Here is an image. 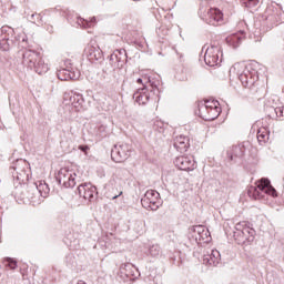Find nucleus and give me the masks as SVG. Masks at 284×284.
Returning a JSON list of instances; mask_svg holds the SVG:
<instances>
[{"instance_id": "nucleus-49", "label": "nucleus", "mask_w": 284, "mask_h": 284, "mask_svg": "<svg viewBox=\"0 0 284 284\" xmlns=\"http://www.w3.org/2000/svg\"><path fill=\"white\" fill-rule=\"evenodd\" d=\"M174 264H176V257H171Z\"/></svg>"}, {"instance_id": "nucleus-40", "label": "nucleus", "mask_w": 284, "mask_h": 284, "mask_svg": "<svg viewBox=\"0 0 284 284\" xmlns=\"http://www.w3.org/2000/svg\"><path fill=\"white\" fill-rule=\"evenodd\" d=\"M97 135L100 136L101 139H103V136H105V125L100 124L97 128Z\"/></svg>"}, {"instance_id": "nucleus-22", "label": "nucleus", "mask_w": 284, "mask_h": 284, "mask_svg": "<svg viewBox=\"0 0 284 284\" xmlns=\"http://www.w3.org/2000/svg\"><path fill=\"white\" fill-rule=\"evenodd\" d=\"M243 39H245V32L241 31L240 33H234L226 38V42L231 45V48H239L241 43H243Z\"/></svg>"}, {"instance_id": "nucleus-32", "label": "nucleus", "mask_w": 284, "mask_h": 284, "mask_svg": "<svg viewBox=\"0 0 284 284\" xmlns=\"http://www.w3.org/2000/svg\"><path fill=\"white\" fill-rule=\"evenodd\" d=\"M28 19L31 23H36V26H41L43 22L42 17L39 13H32Z\"/></svg>"}, {"instance_id": "nucleus-5", "label": "nucleus", "mask_w": 284, "mask_h": 284, "mask_svg": "<svg viewBox=\"0 0 284 284\" xmlns=\"http://www.w3.org/2000/svg\"><path fill=\"white\" fill-rule=\"evenodd\" d=\"M11 174L16 181L19 183H26L28 179H30L29 170H28V162L23 159H19L12 163L10 166Z\"/></svg>"}, {"instance_id": "nucleus-50", "label": "nucleus", "mask_w": 284, "mask_h": 284, "mask_svg": "<svg viewBox=\"0 0 284 284\" xmlns=\"http://www.w3.org/2000/svg\"><path fill=\"white\" fill-rule=\"evenodd\" d=\"M178 267L181 266V260L176 262Z\"/></svg>"}, {"instance_id": "nucleus-47", "label": "nucleus", "mask_w": 284, "mask_h": 284, "mask_svg": "<svg viewBox=\"0 0 284 284\" xmlns=\"http://www.w3.org/2000/svg\"><path fill=\"white\" fill-rule=\"evenodd\" d=\"M1 216H3V207L0 206V221H1Z\"/></svg>"}, {"instance_id": "nucleus-1", "label": "nucleus", "mask_w": 284, "mask_h": 284, "mask_svg": "<svg viewBox=\"0 0 284 284\" xmlns=\"http://www.w3.org/2000/svg\"><path fill=\"white\" fill-rule=\"evenodd\" d=\"M233 237L237 245L242 247H247L252 245L256 239V231L252 227L250 222H239L235 224V231H233Z\"/></svg>"}, {"instance_id": "nucleus-51", "label": "nucleus", "mask_w": 284, "mask_h": 284, "mask_svg": "<svg viewBox=\"0 0 284 284\" xmlns=\"http://www.w3.org/2000/svg\"><path fill=\"white\" fill-rule=\"evenodd\" d=\"M133 1H139V0H133Z\"/></svg>"}, {"instance_id": "nucleus-30", "label": "nucleus", "mask_w": 284, "mask_h": 284, "mask_svg": "<svg viewBox=\"0 0 284 284\" xmlns=\"http://www.w3.org/2000/svg\"><path fill=\"white\" fill-rule=\"evenodd\" d=\"M1 34H0V39H3V41H12L11 39H10V34H12V28H10V27H3L2 29H1Z\"/></svg>"}, {"instance_id": "nucleus-2", "label": "nucleus", "mask_w": 284, "mask_h": 284, "mask_svg": "<svg viewBox=\"0 0 284 284\" xmlns=\"http://www.w3.org/2000/svg\"><path fill=\"white\" fill-rule=\"evenodd\" d=\"M247 194L251 199H264L265 194H268V196H273V199H276L278 196V193L276 192V189L272 186V182H270V179L262 178L260 181H257L256 186H251L247 191Z\"/></svg>"}, {"instance_id": "nucleus-37", "label": "nucleus", "mask_w": 284, "mask_h": 284, "mask_svg": "<svg viewBox=\"0 0 284 284\" xmlns=\"http://www.w3.org/2000/svg\"><path fill=\"white\" fill-rule=\"evenodd\" d=\"M4 265L9 267V270H17V260L7 257L4 258Z\"/></svg>"}, {"instance_id": "nucleus-21", "label": "nucleus", "mask_w": 284, "mask_h": 284, "mask_svg": "<svg viewBox=\"0 0 284 284\" xmlns=\"http://www.w3.org/2000/svg\"><path fill=\"white\" fill-rule=\"evenodd\" d=\"M69 101L73 105V108L77 110V112H81V110H83V105L85 103V100L83 99L82 94L72 93Z\"/></svg>"}, {"instance_id": "nucleus-12", "label": "nucleus", "mask_w": 284, "mask_h": 284, "mask_svg": "<svg viewBox=\"0 0 284 284\" xmlns=\"http://www.w3.org/2000/svg\"><path fill=\"white\" fill-rule=\"evenodd\" d=\"M174 165L178 168V170L192 172V170H194V165H196V162L192 155H182L175 158Z\"/></svg>"}, {"instance_id": "nucleus-31", "label": "nucleus", "mask_w": 284, "mask_h": 284, "mask_svg": "<svg viewBox=\"0 0 284 284\" xmlns=\"http://www.w3.org/2000/svg\"><path fill=\"white\" fill-rule=\"evenodd\" d=\"M207 229H205V226L203 225H195V226H191L189 229V232H192L193 234H196L197 239L199 236H201L203 234L204 231H206Z\"/></svg>"}, {"instance_id": "nucleus-36", "label": "nucleus", "mask_w": 284, "mask_h": 284, "mask_svg": "<svg viewBox=\"0 0 284 284\" xmlns=\"http://www.w3.org/2000/svg\"><path fill=\"white\" fill-rule=\"evenodd\" d=\"M153 129L156 132H163L165 130V122L161 121V120H155L153 122Z\"/></svg>"}, {"instance_id": "nucleus-8", "label": "nucleus", "mask_w": 284, "mask_h": 284, "mask_svg": "<svg viewBox=\"0 0 284 284\" xmlns=\"http://www.w3.org/2000/svg\"><path fill=\"white\" fill-rule=\"evenodd\" d=\"M141 204L144 210L156 212L161 205V194L158 191L149 190L141 199Z\"/></svg>"}, {"instance_id": "nucleus-44", "label": "nucleus", "mask_w": 284, "mask_h": 284, "mask_svg": "<svg viewBox=\"0 0 284 284\" xmlns=\"http://www.w3.org/2000/svg\"><path fill=\"white\" fill-rule=\"evenodd\" d=\"M69 133L71 134V136H75L77 134H79V129L70 126Z\"/></svg>"}, {"instance_id": "nucleus-20", "label": "nucleus", "mask_w": 284, "mask_h": 284, "mask_svg": "<svg viewBox=\"0 0 284 284\" xmlns=\"http://www.w3.org/2000/svg\"><path fill=\"white\" fill-rule=\"evenodd\" d=\"M87 57L92 63H94V61H103V51L97 47H89Z\"/></svg>"}, {"instance_id": "nucleus-3", "label": "nucleus", "mask_w": 284, "mask_h": 284, "mask_svg": "<svg viewBox=\"0 0 284 284\" xmlns=\"http://www.w3.org/2000/svg\"><path fill=\"white\" fill-rule=\"evenodd\" d=\"M197 108L199 116L203 121H214L221 114V108H219V101L216 100L200 102Z\"/></svg>"}, {"instance_id": "nucleus-7", "label": "nucleus", "mask_w": 284, "mask_h": 284, "mask_svg": "<svg viewBox=\"0 0 284 284\" xmlns=\"http://www.w3.org/2000/svg\"><path fill=\"white\" fill-rule=\"evenodd\" d=\"M132 156V145L128 143L115 144L111 150V159L114 163H124Z\"/></svg>"}, {"instance_id": "nucleus-45", "label": "nucleus", "mask_w": 284, "mask_h": 284, "mask_svg": "<svg viewBox=\"0 0 284 284\" xmlns=\"http://www.w3.org/2000/svg\"><path fill=\"white\" fill-rule=\"evenodd\" d=\"M78 150H80V152H84V154H88V150H90V146H88V145H79Z\"/></svg>"}, {"instance_id": "nucleus-35", "label": "nucleus", "mask_w": 284, "mask_h": 284, "mask_svg": "<svg viewBox=\"0 0 284 284\" xmlns=\"http://www.w3.org/2000/svg\"><path fill=\"white\" fill-rule=\"evenodd\" d=\"M10 45H12V40L0 39V50L8 52V50H10Z\"/></svg>"}, {"instance_id": "nucleus-42", "label": "nucleus", "mask_w": 284, "mask_h": 284, "mask_svg": "<svg viewBox=\"0 0 284 284\" xmlns=\"http://www.w3.org/2000/svg\"><path fill=\"white\" fill-rule=\"evenodd\" d=\"M151 92L156 97H159L160 91H159V87L156 85V82H151Z\"/></svg>"}, {"instance_id": "nucleus-43", "label": "nucleus", "mask_w": 284, "mask_h": 284, "mask_svg": "<svg viewBox=\"0 0 284 284\" xmlns=\"http://www.w3.org/2000/svg\"><path fill=\"white\" fill-rule=\"evenodd\" d=\"M274 111H275V114H276V116H283V112H284V106L282 105V106H277V108H275L274 109Z\"/></svg>"}, {"instance_id": "nucleus-33", "label": "nucleus", "mask_w": 284, "mask_h": 284, "mask_svg": "<svg viewBox=\"0 0 284 284\" xmlns=\"http://www.w3.org/2000/svg\"><path fill=\"white\" fill-rule=\"evenodd\" d=\"M197 241L201 243L203 241L204 243H210L212 241V236H210V231L206 229L201 235H199Z\"/></svg>"}, {"instance_id": "nucleus-9", "label": "nucleus", "mask_w": 284, "mask_h": 284, "mask_svg": "<svg viewBox=\"0 0 284 284\" xmlns=\"http://www.w3.org/2000/svg\"><path fill=\"white\" fill-rule=\"evenodd\" d=\"M75 179L77 173L67 168L61 169L55 176V181L59 183V185H63V187H74V185H77Z\"/></svg>"}, {"instance_id": "nucleus-18", "label": "nucleus", "mask_w": 284, "mask_h": 284, "mask_svg": "<svg viewBox=\"0 0 284 284\" xmlns=\"http://www.w3.org/2000/svg\"><path fill=\"white\" fill-rule=\"evenodd\" d=\"M121 274H124L126 278H139L141 276V272H139V268H135L131 263H124L120 266Z\"/></svg>"}, {"instance_id": "nucleus-15", "label": "nucleus", "mask_w": 284, "mask_h": 284, "mask_svg": "<svg viewBox=\"0 0 284 284\" xmlns=\"http://www.w3.org/2000/svg\"><path fill=\"white\" fill-rule=\"evenodd\" d=\"M245 154V148L241 145H233L226 151V160L229 163H237L239 160L243 159Z\"/></svg>"}, {"instance_id": "nucleus-23", "label": "nucleus", "mask_w": 284, "mask_h": 284, "mask_svg": "<svg viewBox=\"0 0 284 284\" xmlns=\"http://www.w3.org/2000/svg\"><path fill=\"white\" fill-rule=\"evenodd\" d=\"M32 70L37 72V74H45L50 70L48 67V63H45V60H43V57L40 55L39 60L32 65Z\"/></svg>"}, {"instance_id": "nucleus-24", "label": "nucleus", "mask_w": 284, "mask_h": 284, "mask_svg": "<svg viewBox=\"0 0 284 284\" xmlns=\"http://www.w3.org/2000/svg\"><path fill=\"white\" fill-rule=\"evenodd\" d=\"M270 141V130L265 126L257 130V142L260 145H265Z\"/></svg>"}, {"instance_id": "nucleus-6", "label": "nucleus", "mask_w": 284, "mask_h": 284, "mask_svg": "<svg viewBox=\"0 0 284 284\" xmlns=\"http://www.w3.org/2000/svg\"><path fill=\"white\" fill-rule=\"evenodd\" d=\"M199 16L207 26H221L223 23V11L219 8H211L207 11L200 10Z\"/></svg>"}, {"instance_id": "nucleus-25", "label": "nucleus", "mask_w": 284, "mask_h": 284, "mask_svg": "<svg viewBox=\"0 0 284 284\" xmlns=\"http://www.w3.org/2000/svg\"><path fill=\"white\" fill-rule=\"evenodd\" d=\"M34 185L39 194L43 196V199L48 197V194H50V186L48 185V183H45V181L36 182Z\"/></svg>"}, {"instance_id": "nucleus-48", "label": "nucleus", "mask_w": 284, "mask_h": 284, "mask_svg": "<svg viewBox=\"0 0 284 284\" xmlns=\"http://www.w3.org/2000/svg\"><path fill=\"white\" fill-rule=\"evenodd\" d=\"M136 83H143V79L139 78V79L136 80Z\"/></svg>"}, {"instance_id": "nucleus-13", "label": "nucleus", "mask_w": 284, "mask_h": 284, "mask_svg": "<svg viewBox=\"0 0 284 284\" xmlns=\"http://www.w3.org/2000/svg\"><path fill=\"white\" fill-rule=\"evenodd\" d=\"M239 80L244 88H252L258 81V72L256 70L250 71V69H245L239 74Z\"/></svg>"}, {"instance_id": "nucleus-11", "label": "nucleus", "mask_w": 284, "mask_h": 284, "mask_svg": "<svg viewBox=\"0 0 284 284\" xmlns=\"http://www.w3.org/2000/svg\"><path fill=\"white\" fill-rule=\"evenodd\" d=\"M202 50H205L204 53V62L210 68H214V65H219V52L220 48L212 44L211 47L204 45Z\"/></svg>"}, {"instance_id": "nucleus-39", "label": "nucleus", "mask_w": 284, "mask_h": 284, "mask_svg": "<svg viewBox=\"0 0 284 284\" xmlns=\"http://www.w3.org/2000/svg\"><path fill=\"white\" fill-rule=\"evenodd\" d=\"M183 75H178L179 81H187L190 79V71L187 69L182 70Z\"/></svg>"}, {"instance_id": "nucleus-14", "label": "nucleus", "mask_w": 284, "mask_h": 284, "mask_svg": "<svg viewBox=\"0 0 284 284\" xmlns=\"http://www.w3.org/2000/svg\"><path fill=\"white\" fill-rule=\"evenodd\" d=\"M41 58V53L32 49H26L22 53V63L32 70V65Z\"/></svg>"}, {"instance_id": "nucleus-26", "label": "nucleus", "mask_w": 284, "mask_h": 284, "mask_svg": "<svg viewBox=\"0 0 284 284\" xmlns=\"http://www.w3.org/2000/svg\"><path fill=\"white\" fill-rule=\"evenodd\" d=\"M75 19V22L80 28H92V26L97 24V17H92L90 20H85L81 17H77Z\"/></svg>"}, {"instance_id": "nucleus-41", "label": "nucleus", "mask_w": 284, "mask_h": 284, "mask_svg": "<svg viewBox=\"0 0 284 284\" xmlns=\"http://www.w3.org/2000/svg\"><path fill=\"white\" fill-rule=\"evenodd\" d=\"M113 192H115L113 195H109L108 199H111L112 201H114L115 199H119V196L123 195V191H119L116 189H112Z\"/></svg>"}, {"instance_id": "nucleus-27", "label": "nucleus", "mask_w": 284, "mask_h": 284, "mask_svg": "<svg viewBox=\"0 0 284 284\" xmlns=\"http://www.w3.org/2000/svg\"><path fill=\"white\" fill-rule=\"evenodd\" d=\"M133 99H135L139 105H145L148 101H150V93L148 92H138L133 94Z\"/></svg>"}, {"instance_id": "nucleus-28", "label": "nucleus", "mask_w": 284, "mask_h": 284, "mask_svg": "<svg viewBox=\"0 0 284 284\" xmlns=\"http://www.w3.org/2000/svg\"><path fill=\"white\" fill-rule=\"evenodd\" d=\"M199 243H201L199 241V236H196V234H193L192 232H190L189 237L185 241L184 245L189 250H192V247H196V245H199Z\"/></svg>"}, {"instance_id": "nucleus-10", "label": "nucleus", "mask_w": 284, "mask_h": 284, "mask_svg": "<svg viewBox=\"0 0 284 284\" xmlns=\"http://www.w3.org/2000/svg\"><path fill=\"white\" fill-rule=\"evenodd\" d=\"M77 193L80 197L84 199V201H89V203H94L99 196L97 186L91 183L80 184L77 189Z\"/></svg>"}, {"instance_id": "nucleus-17", "label": "nucleus", "mask_w": 284, "mask_h": 284, "mask_svg": "<svg viewBox=\"0 0 284 284\" xmlns=\"http://www.w3.org/2000/svg\"><path fill=\"white\" fill-rule=\"evenodd\" d=\"M173 148L183 154L186 150L190 149V138L183 135L176 136L173 142Z\"/></svg>"}, {"instance_id": "nucleus-29", "label": "nucleus", "mask_w": 284, "mask_h": 284, "mask_svg": "<svg viewBox=\"0 0 284 284\" xmlns=\"http://www.w3.org/2000/svg\"><path fill=\"white\" fill-rule=\"evenodd\" d=\"M266 14V21H278V12H274L273 8H268L265 12Z\"/></svg>"}, {"instance_id": "nucleus-16", "label": "nucleus", "mask_w": 284, "mask_h": 284, "mask_svg": "<svg viewBox=\"0 0 284 284\" xmlns=\"http://www.w3.org/2000/svg\"><path fill=\"white\" fill-rule=\"evenodd\" d=\"M219 263H221V252L217 250H212L211 253L203 256V264L209 267H216Z\"/></svg>"}, {"instance_id": "nucleus-46", "label": "nucleus", "mask_w": 284, "mask_h": 284, "mask_svg": "<svg viewBox=\"0 0 284 284\" xmlns=\"http://www.w3.org/2000/svg\"><path fill=\"white\" fill-rule=\"evenodd\" d=\"M24 43H28V38L27 37H23L22 38V48H26V44Z\"/></svg>"}, {"instance_id": "nucleus-19", "label": "nucleus", "mask_w": 284, "mask_h": 284, "mask_svg": "<svg viewBox=\"0 0 284 284\" xmlns=\"http://www.w3.org/2000/svg\"><path fill=\"white\" fill-rule=\"evenodd\" d=\"M57 77L60 81H77L79 73L68 69H61L57 72Z\"/></svg>"}, {"instance_id": "nucleus-38", "label": "nucleus", "mask_w": 284, "mask_h": 284, "mask_svg": "<svg viewBox=\"0 0 284 284\" xmlns=\"http://www.w3.org/2000/svg\"><path fill=\"white\" fill-rule=\"evenodd\" d=\"M244 8H255L258 6V0H240Z\"/></svg>"}, {"instance_id": "nucleus-4", "label": "nucleus", "mask_w": 284, "mask_h": 284, "mask_svg": "<svg viewBox=\"0 0 284 284\" xmlns=\"http://www.w3.org/2000/svg\"><path fill=\"white\" fill-rule=\"evenodd\" d=\"M125 63H128V51L118 49L109 57V65L103 69V72L108 74V72L114 71V68L121 70Z\"/></svg>"}, {"instance_id": "nucleus-34", "label": "nucleus", "mask_w": 284, "mask_h": 284, "mask_svg": "<svg viewBox=\"0 0 284 284\" xmlns=\"http://www.w3.org/2000/svg\"><path fill=\"white\" fill-rule=\"evenodd\" d=\"M149 254L151 256H153V258H156V256H159V254H161V246H159V244L152 245L149 248Z\"/></svg>"}]
</instances>
